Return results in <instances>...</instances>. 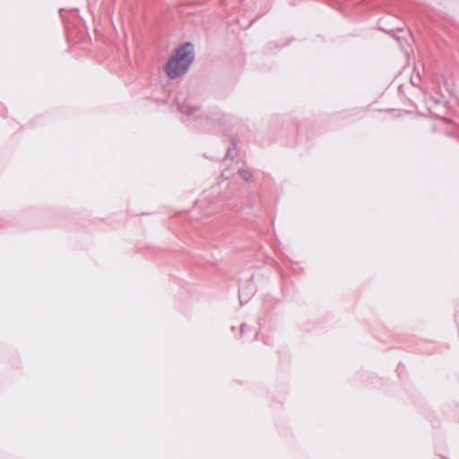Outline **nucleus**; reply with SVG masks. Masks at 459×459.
I'll use <instances>...</instances> for the list:
<instances>
[{
    "label": "nucleus",
    "instance_id": "nucleus-2",
    "mask_svg": "<svg viewBox=\"0 0 459 459\" xmlns=\"http://www.w3.org/2000/svg\"><path fill=\"white\" fill-rule=\"evenodd\" d=\"M236 171H238L240 178L245 181H249L252 178L250 169L244 165L238 166L237 164H232L229 168L224 169L221 172V177L225 179H229Z\"/></svg>",
    "mask_w": 459,
    "mask_h": 459
},
{
    "label": "nucleus",
    "instance_id": "nucleus-1",
    "mask_svg": "<svg viewBox=\"0 0 459 459\" xmlns=\"http://www.w3.org/2000/svg\"><path fill=\"white\" fill-rule=\"evenodd\" d=\"M194 46L187 42L178 47L171 54L164 66L169 79H176L185 74L194 61Z\"/></svg>",
    "mask_w": 459,
    "mask_h": 459
},
{
    "label": "nucleus",
    "instance_id": "nucleus-3",
    "mask_svg": "<svg viewBox=\"0 0 459 459\" xmlns=\"http://www.w3.org/2000/svg\"><path fill=\"white\" fill-rule=\"evenodd\" d=\"M254 293V287L252 285L247 286V288H241L239 290V299L240 302H247L250 296Z\"/></svg>",
    "mask_w": 459,
    "mask_h": 459
},
{
    "label": "nucleus",
    "instance_id": "nucleus-4",
    "mask_svg": "<svg viewBox=\"0 0 459 459\" xmlns=\"http://www.w3.org/2000/svg\"><path fill=\"white\" fill-rule=\"evenodd\" d=\"M245 327H246V325H241V332H244V328H245Z\"/></svg>",
    "mask_w": 459,
    "mask_h": 459
}]
</instances>
